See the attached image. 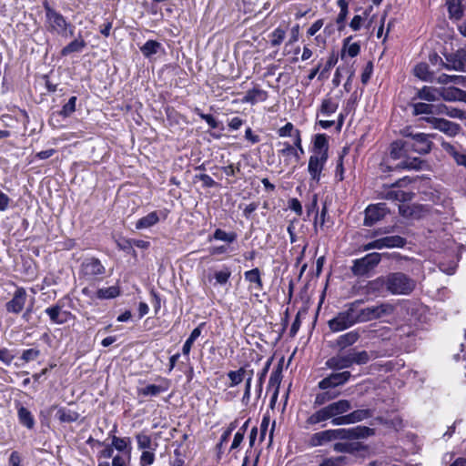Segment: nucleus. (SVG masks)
Here are the masks:
<instances>
[{
	"label": "nucleus",
	"instance_id": "nucleus-1",
	"mask_svg": "<svg viewBox=\"0 0 466 466\" xmlns=\"http://www.w3.org/2000/svg\"><path fill=\"white\" fill-rule=\"evenodd\" d=\"M362 299H357L345 306V309L339 311L333 319L328 321V326L332 332H340L348 329L357 323H361L359 313V306Z\"/></svg>",
	"mask_w": 466,
	"mask_h": 466
},
{
	"label": "nucleus",
	"instance_id": "nucleus-2",
	"mask_svg": "<svg viewBox=\"0 0 466 466\" xmlns=\"http://www.w3.org/2000/svg\"><path fill=\"white\" fill-rule=\"evenodd\" d=\"M388 293L407 296L416 289L417 282L407 274L398 271L388 274Z\"/></svg>",
	"mask_w": 466,
	"mask_h": 466
},
{
	"label": "nucleus",
	"instance_id": "nucleus-3",
	"mask_svg": "<svg viewBox=\"0 0 466 466\" xmlns=\"http://www.w3.org/2000/svg\"><path fill=\"white\" fill-rule=\"evenodd\" d=\"M402 136L406 138V146L410 152L425 155L431 150L432 142L430 135L413 133L410 127H407L402 131Z\"/></svg>",
	"mask_w": 466,
	"mask_h": 466
},
{
	"label": "nucleus",
	"instance_id": "nucleus-4",
	"mask_svg": "<svg viewBox=\"0 0 466 466\" xmlns=\"http://www.w3.org/2000/svg\"><path fill=\"white\" fill-rule=\"evenodd\" d=\"M46 15L47 19L48 29L52 32H56V34L66 36L67 35V29L69 28V35H73L74 30L73 26L66 22L65 17L57 13L55 9L51 8L49 5H45Z\"/></svg>",
	"mask_w": 466,
	"mask_h": 466
},
{
	"label": "nucleus",
	"instance_id": "nucleus-5",
	"mask_svg": "<svg viewBox=\"0 0 466 466\" xmlns=\"http://www.w3.org/2000/svg\"><path fill=\"white\" fill-rule=\"evenodd\" d=\"M394 310L395 306L388 302H382L379 305L367 308H361L359 306V313L360 316L361 323L390 316L394 312Z\"/></svg>",
	"mask_w": 466,
	"mask_h": 466
},
{
	"label": "nucleus",
	"instance_id": "nucleus-6",
	"mask_svg": "<svg viewBox=\"0 0 466 466\" xmlns=\"http://www.w3.org/2000/svg\"><path fill=\"white\" fill-rule=\"evenodd\" d=\"M381 254L373 252L367 254L361 258L355 259L351 267V272L356 277L368 276L381 260Z\"/></svg>",
	"mask_w": 466,
	"mask_h": 466
},
{
	"label": "nucleus",
	"instance_id": "nucleus-7",
	"mask_svg": "<svg viewBox=\"0 0 466 466\" xmlns=\"http://www.w3.org/2000/svg\"><path fill=\"white\" fill-rule=\"evenodd\" d=\"M405 178L399 179L390 187H384L382 190L379 192V198L380 199L407 202L413 198V192H406L402 190H394L393 187H400L402 186Z\"/></svg>",
	"mask_w": 466,
	"mask_h": 466
},
{
	"label": "nucleus",
	"instance_id": "nucleus-8",
	"mask_svg": "<svg viewBox=\"0 0 466 466\" xmlns=\"http://www.w3.org/2000/svg\"><path fill=\"white\" fill-rule=\"evenodd\" d=\"M343 433H345V431H341L340 429L326 430L316 432L310 436L309 445L310 447H318L335 440H342Z\"/></svg>",
	"mask_w": 466,
	"mask_h": 466
},
{
	"label": "nucleus",
	"instance_id": "nucleus-9",
	"mask_svg": "<svg viewBox=\"0 0 466 466\" xmlns=\"http://www.w3.org/2000/svg\"><path fill=\"white\" fill-rule=\"evenodd\" d=\"M388 213L389 209L385 203L370 205L365 209L364 225L367 227H371L380 220L383 219Z\"/></svg>",
	"mask_w": 466,
	"mask_h": 466
},
{
	"label": "nucleus",
	"instance_id": "nucleus-10",
	"mask_svg": "<svg viewBox=\"0 0 466 466\" xmlns=\"http://www.w3.org/2000/svg\"><path fill=\"white\" fill-rule=\"evenodd\" d=\"M105 271V267L96 258H86L81 264L80 272L87 279H93L96 276L103 275Z\"/></svg>",
	"mask_w": 466,
	"mask_h": 466
},
{
	"label": "nucleus",
	"instance_id": "nucleus-11",
	"mask_svg": "<svg viewBox=\"0 0 466 466\" xmlns=\"http://www.w3.org/2000/svg\"><path fill=\"white\" fill-rule=\"evenodd\" d=\"M425 120L431 124L433 128L438 129L450 137H455L461 130L459 124L444 118L431 116L426 117Z\"/></svg>",
	"mask_w": 466,
	"mask_h": 466
},
{
	"label": "nucleus",
	"instance_id": "nucleus-12",
	"mask_svg": "<svg viewBox=\"0 0 466 466\" xmlns=\"http://www.w3.org/2000/svg\"><path fill=\"white\" fill-rule=\"evenodd\" d=\"M328 160V154L311 155L309 159L308 171L310 175L311 180L316 183L319 182L321 172L324 168L325 163Z\"/></svg>",
	"mask_w": 466,
	"mask_h": 466
},
{
	"label": "nucleus",
	"instance_id": "nucleus-13",
	"mask_svg": "<svg viewBox=\"0 0 466 466\" xmlns=\"http://www.w3.org/2000/svg\"><path fill=\"white\" fill-rule=\"evenodd\" d=\"M324 409L329 419H331V423L333 424V421L336 419L346 415L345 413L352 409V405L351 402L348 400H339L325 406Z\"/></svg>",
	"mask_w": 466,
	"mask_h": 466
},
{
	"label": "nucleus",
	"instance_id": "nucleus-14",
	"mask_svg": "<svg viewBox=\"0 0 466 466\" xmlns=\"http://www.w3.org/2000/svg\"><path fill=\"white\" fill-rule=\"evenodd\" d=\"M350 377L351 374L350 371L331 373L329 376L324 378L319 382V388L325 390L329 388H335L343 385L350 380Z\"/></svg>",
	"mask_w": 466,
	"mask_h": 466
},
{
	"label": "nucleus",
	"instance_id": "nucleus-15",
	"mask_svg": "<svg viewBox=\"0 0 466 466\" xmlns=\"http://www.w3.org/2000/svg\"><path fill=\"white\" fill-rule=\"evenodd\" d=\"M372 416V411L370 410H356L349 414L341 416L340 418L336 419L333 421V425H346L352 424L363 420L369 419Z\"/></svg>",
	"mask_w": 466,
	"mask_h": 466
},
{
	"label": "nucleus",
	"instance_id": "nucleus-16",
	"mask_svg": "<svg viewBox=\"0 0 466 466\" xmlns=\"http://www.w3.org/2000/svg\"><path fill=\"white\" fill-rule=\"evenodd\" d=\"M25 301V289L24 288L16 289L12 299L5 304L6 311L9 313L19 314L23 310Z\"/></svg>",
	"mask_w": 466,
	"mask_h": 466
},
{
	"label": "nucleus",
	"instance_id": "nucleus-17",
	"mask_svg": "<svg viewBox=\"0 0 466 466\" xmlns=\"http://www.w3.org/2000/svg\"><path fill=\"white\" fill-rule=\"evenodd\" d=\"M388 274L370 280L365 286V292L369 295H379L388 292Z\"/></svg>",
	"mask_w": 466,
	"mask_h": 466
},
{
	"label": "nucleus",
	"instance_id": "nucleus-18",
	"mask_svg": "<svg viewBox=\"0 0 466 466\" xmlns=\"http://www.w3.org/2000/svg\"><path fill=\"white\" fill-rule=\"evenodd\" d=\"M445 66L448 70L466 71V46L448 57V64Z\"/></svg>",
	"mask_w": 466,
	"mask_h": 466
},
{
	"label": "nucleus",
	"instance_id": "nucleus-19",
	"mask_svg": "<svg viewBox=\"0 0 466 466\" xmlns=\"http://www.w3.org/2000/svg\"><path fill=\"white\" fill-rule=\"evenodd\" d=\"M45 312L48 315L53 323L59 325L66 322L68 318L71 316V313L69 311L63 310L62 306L59 304H56L46 309Z\"/></svg>",
	"mask_w": 466,
	"mask_h": 466
},
{
	"label": "nucleus",
	"instance_id": "nucleus-20",
	"mask_svg": "<svg viewBox=\"0 0 466 466\" xmlns=\"http://www.w3.org/2000/svg\"><path fill=\"white\" fill-rule=\"evenodd\" d=\"M441 98L449 102L461 101L466 103V91L455 86L441 87Z\"/></svg>",
	"mask_w": 466,
	"mask_h": 466
},
{
	"label": "nucleus",
	"instance_id": "nucleus-21",
	"mask_svg": "<svg viewBox=\"0 0 466 466\" xmlns=\"http://www.w3.org/2000/svg\"><path fill=\"white\" fill-rule=\"evenodd\" d=\"M341 431H345L342 434V440H355L360 438H366L374 434V430L366 426H357L351 429H340Z\"/></svg>",
	"mask_w": 466,
	"mask_h": 466
},
{
	"label": "nucleus",
	"instance_id": "nucleus-22",
	"mask_svg": "<svg viewBox=\"0 0 466 466\" xmlns=\"http://www.w3.org/2000/svg\"><path fill=\"white\" fill-rule=\"evenodd\" d=\"M326 366L332 370H343L352 366L350 353L337 355L326 361Z\"/></svg>",
	"mask_w": 466,
	"mask_h": 466
},
{
	"label": "nucleus",
	"instance_id": "nucleus-23",
	"mask_svg": "<svg viewBox=\"0 0 466 466\" xmlns=\"http://www.w3.org/2000/svg\"><path fill=\"white\" fill-rule=\"evenodd\" d=\"M410 153L409 147L406 146V138L404 140H397L390 144V156L392 159H401L406 157Z\"/></svg>",
	"mask_w": 466,
	"mask_h": 466
},
{
	"label": "nucleus",
	"instance_id": "nucleus-24",
	"mask_svg": "<svg viewBox=\"0 0 466 466\" xmlns=\"http://www.w3.org/2000/svg\"><path fill=\"white\" fill-rule=\"evenodd\" d=\"M168 390L167 382L162 384H148L144 388L137 389V394L144 397H157Z\"/></svg>",
	"mask_w": 466,
	"mask_h": 466
},
{
	"label": "nucleus",
	"instance_id": "nucleus-25",
	"mask_svg": "<svg viewBox=\"0 0 466 466\" xmlns=\"http://www.w3.org/2000/svg\"><path fill=\"white\" fill-rule=\"evenodd\" d=\"M416 96L430 102L438 101L441 98V88L425 86L417 90Z\"/></svg>",
	"mask_w": 466,
	"mask_h": 466
},
{
	"label": "nucleus",
	"instance_id": "nucleus-26",
	"mask_svg": "<svg viewBox=\"0 0 466 466\" xmlns=\"http://www.w3.org/2000/svg\"><path fill=\"white\" fill-rule=\"evenodd\" d=\"M268 96L267 91L258 87H253L252 89L247 91L246 95L242 98V102L254 105L258 101H266Z\"/></svg>",
	"mask_w": 466,
	"mask_h": 466
},
{
	"label": "nucleus",
	"instance_id": "nucleus-27",
	"mask_svg": "<svg viewBox=\"0 0 466 466\" xmlns=\"http://www.w3.org/2000/svg\"><path fill=\"white\" fill-rule=\"evenodd\" d=\"M380 248H402L406 244V239L400 236H388L378 238Z\"/></svg>",
	"mask_w": 466,
	"mask_h": 466
},
{
	"label": "nucleus",
	"instance_id": "nucleus-28",
	"mask_svg": "<svg viewBox=\"0 0 466 466\" xmlns=\"http://www.w3.org/2000/svg\"><path fill=\"white\" fill-rule=\"evenodd\" d=\"M360 339V333L357 330L349 331L341 336H339L337 340V346L343 350L347 347H350L355 344Z\"/></svg>",
	"mask_w": 466,
	"mask_h": 466
},
{
	"label": "nucleus",
	"instance_id": "nucleus-29",
	"mask_svg": "<svg viewBox=\"0 0 466 466\" xmlns=\"http://www.w3.org/2000/svg\"><path fill=\"white\" fill-rule=\"evenodd\" d=\"M19 422L27 429H33L35 426V419L31 411L24 406H20L17 411Z\"/></svg>",
	"mask_w": 466,
	"mask_h": 466
},
{
	"label": "nucleus",
	"instance_id": "nucleus-30",
	"mask_svg": "<svg viewBox=\"0 0 466 466\" xmlns=\"http://www.w3.org/2000/svg\"><path fill=\"white\" fill-rule=\"evenodd\" d=\"M159 221L158 215L156 211L148 213L147 216L141 218L136 223L137 229L148 228L156 225Z\"/></svg>",
	"mask_w": 466,
	"mask_h": 466
},
{
	"label": "nucleus",
	"instance_id": "nucleus-31",
	"mask_svg": "<svg viewBox=\"0 0 466 466\" xmlns=\"http://www.w3.org/2000/svg\"><path fill=\"white\" fill-rule=\"evenodd\" d=\"M328 140L327 137L324 134H318L315 136L314 138V145H313V155H321L323 153L328 154Z\"/></svg>",
	"mask_w": 466,
	"mask_h": 466
},
{
	"label": "nucleus",
	"instance_id": "nucleus-32",
	"mask_svg": "<svg viewBox=\"0 0 466 466\" xmlns=\"http://www.w3.org/2000/svg\"><path fill=\"white\" fill-rule=\"evenodd\" d=\"M282 379V368L280 365L278 366V368L272 371L269 377L268 380V388H275V392L272 397V400H274L279 393V389L280 386Z\"/></svg>",
	"mask_w": 466,
	"mask_h": 466
},
{
	"label": "nucleus",
	"instance_id": "nucleus-33",
	"mask_svg": "<svg viewBox=\"0 0 466 466\" xmlns=\"http://www.w3.org/2000/svg\"><path fill=\"white\" fill-rule=\"evenodd\" d=\"M414 76L422 81L431 82L432 73H431L428 64L420 63L413 68Z\"/></svg>",
	"mask_w": 466,
	"mask_h": 466
},
{
	"label": "nucleus",
	"instance_id": "nucleus-34",
	"mask_svg": "<svg viewBox=\"0 0 466 466\" xmlns=\"http://www.w3.org/2000/svg\"><path fill=\"white\" fill-rule=\"evenodd\" d=\"M86 46V43L82 38H76L70 42L61 50V55L66 56L71 53L81 52Z\"/></svg>",
	"mask_w": 466,
	"mask_h": 466
},
{
	"label": "nucleus",
	"instance_id": "nucleus-35",
	"mask_svg": "<svg viewBox=\"0 0 466 466\" xmlns=\"http://www.w3.org/2000/svg\"><path fill=\"white\" fill-rule=\"evenodd\" d=\"M447 6L451 18L459 20L462 17L463 11L460 0H448Z\"/></svg>",
	"mask_w": 466,
	"mask_h": 466
},
{
	"label": "nucleus",
	"instance_id": "nucleus-36",
	"mask_svg": "<svg viewBox=\"0 0 466 466\" xmlns=\"http://www.w3.org/2000/svg\"><path fill=\"white\" fill-rule=\"evenodd\" d=\"M351 38H352L351 36H349V37L344 39L343 48H342V53H341V57L342 58L344 56V53H345L346 50H347L348 55L350 57H355V56H357L360 54V44L359 43H351L350 44Z\"/></svg>",
	"mask_w": 466,
	"mask_h": 466
},
{
	"label": "nucleus",
	"instance_id": "nucleus-37",
	"mask_svg": "<svg viewBox=\"0 0 466 466\" xmlns=\"http://www.w3.org/2000/svg\"><path fill=\"white\" fill-rule=\"evenodd\" d=\"M56 417L61 422H74L79 418V414L76 411L66 410L65 408L58 409Z\"/></svg>",
	"mask_w": 466,
	"mask_h": 466
},
{
	"label": "nucleus",
	"instance_id": "nucleus-38",
	"mask_svg": "<svg viewBox=\"0 0 466 466\" xmlns=\"http://www.w3.org/2000/svg\"><path fill=\"white\" fill-rule=\"evenodd\" d=\"M161 47V44L156 40L147 41L141 47L140 50L144 56L150 57L157 54Z\"/></svg>",
	"mask_w": 466,
	"mask_h": 466
},
{
	"label": "nucleus",
	"instance_id": "nucleus-39",
	"mask_svg": "<svg viewBox=\"0 0 466 466\" xmlns=\"http://www.w3.org/2000/svg\"><path fill=\"white\" fill-rule=\"evenodd\" d=\"M137 441V447L140 450H151L155 451L157 446V443H153L151 438L145 433H137L136 436Z\"/></svg>",
	"mask_w": 466,
	"mask_h": 466
},
{
	"label": "nucleus",
	"instance_id": "nucleus-40",
	"mask_svg": "<svg viewBox=\"0 0 466 466\" xmlns=\"http://www.w3.org/2000/svg\"><path fill=\"white\" fill-rule=\"evenodd\" d=\"M338 106L339 104L332 97H327L322 100L319 111L324 116H330L336 112Z\"/></svg>",
	"mask_w": 466,
	"mask_h": 466
},
{
	"label": "nucleus",
	"instance_id": "nucleus-41",
	"mask_svg": "<svg viewBox=\"0 0 466 466\" xmlns=\"http://www.w3.org/2000/svg\"><path fill=\"white\" fill-rule=\"evenodd\" d=\"M328 420H329V419L327 412L323 407V408L319 409V410L315 411L314 413H312L306 420V424L309 426H311V425H315V424L326 421Z\"/></svg>",
	"mask_w": 466,
	"mask_h": 466
},
{
	"label": "nucleus",
	"instance_id": "nucleus-42",
	"mask_svg": "<svg viewBox=\"0 0 466 466\" xmlns=\"http://www.w3.org/2000/svg\"><path fill=\"white\" fill-rule=\"evenodd\" d=\"M245 279L249 283H254L258 289H261L263 283L260 277V271L258 268L245 272Z\"/></svg>",
	"mask_w": 466,
	"mask_h": 466
},
{
	"label": "nucleus",
	"instance_id": "nucleus-43",
	"mask_svg": "<svg viewBox=\"0 0 466 466\" xmlns=\"http://www.w3.org/2000/svg\"><path fill=\"white\" fill-rule=\"evenodd\" d=\"M351 357V363L357 365H363L368 363L371 357L366 350L361 351H350Z\"/></svg>",
	"mask_w": 466,
	"mask_h": 466
},
{
	"label": "nucleus",
	"instance_id": "nucleus-44",
	"mask_svg": "<svg viewBox=\"0 0 466 466\" xmlns=\"http://www.w3.org/2000/svg\"><path fill=\"white\" fill-rule=\"evenodd\" d=\"M246 373L247 371L244 368L229 371L228 373V377L230 380L229 387H235L240 384L243 381Z\"/></svg>",
	"mask_w": 466,
	"mask_h": 466
},
{
	"label": "nucleus",
	"instance_id": "nucleus-45",
	"mask_svg": "<svg viewBox=\"0 0 466 466\" xmlns=\"http://www.w3.org/2000/svg\"><path fill=\"white\" fill-rule=\"evenodd\" d=\"M412 107H413V115H415V116L422 115V114L433 115L434 105L419 102V103L413 104Z\"/></svg>",
	"mask_w": 466,
	"mask_h": 466
},
{
	"label": "nucleus",
	"instance_id": "nucleus-46",
	"mask_svg": "<svg viewBox=\"0 0 466 466\" xmlns=\"http://www.w3.org/2000/svg\"><path fill=\"white\" fill-rule=\"evenodd\" d=\"M399 212L406 218H414L418 217L419 207L402 204L399 206Z\"/></svg>",
	"mask_w": 466,
	"mask_h": 466
},
{
	"label": "nucleus",
	"instance_id": "nucleus-47",
	"mask_svg": "<svg viewBox=\"0 0 466 466\" xmlns=\"http://www.w3.org/2000/svg\"><path fill=\"white\" fill-rule=\"evenodd\" d=\"M216 240H221L228 243H232L237 238V234L234 232H226L220 228H217L212 237Z\"/></svg>",
	"mask_w": 466,
	"mask_h": 466
},
{
	"label": "nucleus",
	"instance_id": "nucleus-48",
	"mask_svg": "<svg viewBox=\"0 0 466 466\" xmlns=\"http://www.w3.org/2000/svg\"><path fill=\"white\" fill-rule=\"evenodd\" d=\"M112 446L119 451H128L130 448L129 438H119L115 435L112 436Z\"/></svg>",
	"mask_w": 466,
	"mask_h": 466
},
{
	"label": "nucleus",
	"instance_id": "nucleus-49",
	"mask_svg": "<svg viewBox=\"0 0 466 466\" xmlns=\"http://www.w3.org/2000/svg\"><path fill=\"white\" fill-rule=\"evenodd\" d=\"M96 295L98 299H113L119 295V290L118 288L113 286L98 289Z\"/></svg>",
	"mask_w": 466,
	"mask_h": 466
},
{
	"label": "nucleus",
	"instance_id": "nucleus-50",
	"mask_svg": "<svg viewBox=\"0 0 466 466\" xmlns=\"http://www.w3.org/2000/svg\"><path fill=\"white\" fill-rule=\"evenodd\" d=\"M422 161L419 158H413L412 160H403L396 165V168L402 169H420Z\"/></svg>",
	"mask_w": 466,
	"mask_h": 466
},
{
	"label": "nucleus",
	"instance_id": "nucleus-51",
	"mask_svg": "<svg viewBox=\"0 0 466 466\" xmlns=\"http://www.w3.org/2000/svg\"><path fill=\"white\" fill-rule=\"evenodd\" d=\"M337 394H333L329 391H324L321 393H318L314 400V406H321L327 403L328 401L335 399Z\"/></svg>",
	"mask_w": 466,
	"mask_h": 466
},
{
	"label": "nucleus",
	"instance_id": "nucleus-52",
	"mask_svg": "<svg viewBox=\"0 0 466 466\" xmlns=\"http://www.w3.org/2000/svg\"><path fill=\"white\" fill-rule=\"evenodd\" d=\"M76 102V96L70 97L68 102L66 105H64V106L62 107V109L60 111V115L66 117V116H70L73 112H75Z\"/></svg>",
	"mask_w": 466,
	"mask_h": 466
},
{
	"label": "nucleus",
	"instance_id": "nucleus-53",
	"mask_svg": "<svg viewBox=\"0 0 466 466\" xmlns=\"http://www.w3.org/2000/svg\"><path fill=\"white\" fill-rule=\"evenodd\" d=\"M230 276L231 271L228 268H225L220 271H217L214 275L217 283L220 285L226 284L228 281Z\"/></svg>",
	"mask_w": 466,
	"mask_h": 466
},
{
	"label": "nucleus",
	"instance_id": "nucleus-54",
	"mask_svg": "<svg viewBox=\"0 0 466 466\" xmlns=\"http://www.w3.org/2000/svg\"><path fill=\"white\" fill-rule=\"evenodd\" d=\"M285 31L281 28H276L272 34L270 38L271 46H277L281 44L283 39L285 38Z\"/></svg>",
	"mask_w": 466,
	"mask_h": 466
},
{
	"label": "nucleus",
	"instance_id": "nucleus-55",
	"mask_svg": "<svg viewBox=\"0 0 466 466\" xmlns=\"http://www.w3.org/2000/svg\"><path fill=\"white\" fill-rule=\"evenodd\" d=\"M154 451L148 450L144 451L140 456V465L141 466H149L154 462L155 454Z\"/></svg>",
	"mask_w": 466,
	"mask_h": 466
},
{
	"label": "nucleus",
	"instance_id": "nucleus-56",
	"mask_svg": "<svg viewBox=\"0 0 466 466\" xmlns=\"http://www.w3.org/2000/svg\"><path fill=\"white\" fill-rule=\"evenodd\" d=\"M40 355V350L37 349H29L23 351L21 359L25 361H31L37 359Z\"/></svg>",
	"mask_w": 466,
	"mask_h": 466
},
{
	"label": "nucleus",
	"instance_id": "nucleus-57",
	"mask_svg": "<svg viewBox=\"0 0 466 466\" xmlns=\"http://www.w3.org/2000/svg\"><path fill=\"white\" fill-rule=\"evenodd\" d=\"M337 56H335V55H331L326 62L323 69L320 70L319 78L324 77L325 75L337 64Z\"/></svg>",
	"mask_w": 466,
	"mask_h": 466
},
{
	"label": "nucleus",
	"instance_id": "nucleus-58",
	"mask_svg": "<svg viewBox=\"0 0 466 466\" xmlns=\"http://www.w3.org/2000/svg\"><path fill=\"white\" fill-rule=\"evenodd\" d=\"M446 116L452 117V118L466 119V112L465 111L456 108V107H451V106H449Z\"/></svg>",
	"mask_w": 466,
	"mask_h": 466
},
{
	"label": "nucleus",
	"instance_id": "nucleus-59",
	"mask_svg": "<svg viewBox=\"0 0 466 466\" xmlns=\"http://www.w3.org/2000/svg\"><path fill=\"white\" fill-rule=\"evenodd\" d=\"M130 449L127 451V457L116 455L113 458L112 466H129Z\"/></svg>",
	"mask_w": 466,
	"mask_h": 466
},
{
	"label": "nucleus",
	"instance_id": "nucleus-60",
	"mask_svg": "<svg viewBox=\"0 0 466 466\" xmlns=\"http://www.w3.org/2000/svg\"><path fill=\"white\" fill-rule=\"evenodd\" d=\"M195 178L199 179L200 181H202L203 182V186L205 187H215L217 185L215 180L211 177L207 175V174L196 175Z\"/></svg>",
	"mask_w": 466,
	"mask_h": 466
},
{
	"label": "nucleus",
	"instance_id": "nucleus-61",
	"mask_svg": "<svg viewBox=\"0 0 466 466\" xmlns=\"http://www.w3.org/2000/svg\"><path fill=\"white\" fill-rule=\"evenodd\" d=\"M295 130L294 126L289 122L279 129V137H292L295 134Z\"/></svg>",
	"mask_w": 466,
	"mask_h": 466
},
{
	"label": "nucleus",
	"instance_id": "nucleus-62",
	"mask_svg": "<svg viewBox=\"0 0 466 466\" xmlns=\"http://www.w3.org/2000/svg\"><path fill=\"white\" fill-rule=\"evenodd\" d=\"M372 71H373V66H372V63L371 62H369L362 74H361V82L365 85L369 82L370 76H371V74H372Z\"/></svg>",
	"mask_w": 466,
	"mask_h": 466
},
{
	"label": "nucleus",
	"instance_id": "nucleus-63",
	"mask_svg": "<svg viewBox=\"0 0 466 466\" xmlns=\"http://www.w3.org/2000/svg\"><path fill=\"white\" fill-rule=\"evenodd\" d=\"M289 208L293 210L298 216L302 214V206L299 199L291 198L289 200Z\"/></svg>",
	"mask_w": 466,
	"mask_h": 466
},
{
	"label": "nucleus",
	"instance_id": "nucleus-64",
	"mask_svg": "<svg viewBox=\"0 0 466 466\" xmlns=\"http://www.w3.org/2000/svg\"><path fill=\"white\" fill-rule=\"evenodd\" d=\"M342 457L326 458L325 460H323L321 463L319 464V466H339V463L342 462Z\"/></svg>",
	"mask_w": 466,
	"mask_h": 466
}]
</instances>
